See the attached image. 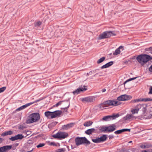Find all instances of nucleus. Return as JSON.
I'll return each instance as SVG.
<instances>
[{
	"label": "nucleus",
	"instance_id": "nucleus-27",
	"mask_svg": "<svg viewBox=\"0 0 152 152\" xmlns=\"http://www.w3.org/2000/svg\"><path fill=\"white\" fill-rule=\"evenodd\" d=\"M16 137L17 140H21L24 137H25L26 136L24 137V136L22 134H18L16 135Z\"/></svg>",
	"mask_w": 152,
	"mask_h": 152
},
{
	"label": "nucleus",
	"instance_id": "nucleus-48",
	"mask_svg": "<svg viewBox=\"0 0 152 152\" xmlns=\"http://www.w3.org/2000/svg\"><path fill=\"white\" fill-rule=\"evenodd\" d=\"M24 128V127L23 126V125H20L18 126V128L19 129H20V130H23Z\"/></svg>",
	"mask_w": 152,
	"mask_h": 152
},
{
	"label": "nucleus",
	"instance_id": "nucleus-13",
	"mask_svg": "<svg viewBox=\"0 0 152 152\" xmlns=\"http://www.w3.org/2000/svg\"><path fill=\"white\" fill-rule=\"evenodd\" d=\"M95 100V97L94 96H88L82 98V101L88 103H91L94 102Z\"/></svg>",
	"mask_w": 152,
	"mask_h": 152
},
{
	"label": "nucleus",
	"instance_id": "nucleus-19",
	"mask_svg": "<svg viewBox=\"0 0 152 152\" xmlns=\"http://www.w3.org/2000/svg\"><path fill=\"white\" fill-rule=\"evenodd\" d=\"M113 64V61H111L110 62H109L104 65L102 66L101 68V69H103L104 68H107L110 67V66H112Z\"/></svg>",
	"mask_w": 152,
	"mask_h": 152
},
{
	"label": "nucleus",
	"instance_id": "nucleus-37",
	"mask_svg": "<svg viewBox=\"0 0 152 152\" xmlns=\"http://www.w3.org/2000/svg\"><path fill=\"white\" fill-rule=\"evenodd\" d=\"M123 132L122 129H121V130H117V131L115 132L114 133L116 134H118L121 133Z\"/></svg>",
	"mask_w": 152,
	"mask_h": 152
},
{
	"label": "nucleus",
	"instance_id": "nucleus-61",
	"mask_svg": "<svg viewBox=\"0 0 152 152\" xmlns=\"http://www.w3.org/2000/svg\"><path fill=\"white\" fill-rule=\"evenodd\" d=\"M28 131H27V132H26V134H27V135H28L29 134H28V133H28Z\"/></svg>",
	"mask_w": 152,
	"mask_h": 152
},
{
	"label": "nucleus",
	"instance_id": "nucleus-28",
	"mask_svg": "<svg viewBox=\"0 0 152 152\" xmlns=\"http://www.w3.org/2000/svg\"><path fill=\"white\" fill-rule=\"evenodd\" d=\"M93 124V122L91 121H86L83 124V125L85 126H91Z\"/></svg>",
	"mask_w": 152,
	"mask_h": 152
},
{
	"label": "nucleus",
	"instance_id": "nucleus-30",
	"mask_svg": "<svg viewBox=\"0 0 152 152\" xmlns=\"http://www.w3.org/2000/svg\"><path fill=\"white\" fill-rule=\"evenodd\" d=\"M105 57H103L101 58L99 60H98L97 61V63L98 64H99L102 62H103L105 59Z\"/></svg>",
	"mask_w": 152,
	"mask_h": 152
},
{
	"label": "nucleus",
	"instance_id": "nucleus-3",
	"mask_svg": "<svg viewBox=\"0 0 152 152\" xmlns=\"http://www.w3.org/2000/svg\"><path fill=\"white\" fill-rule=\"evenodd\" d=\"M121 102L118 101L114 100H107L105 101L103 103L100 105V108H104L106 107H108V105H113L114 106H117L120 105Z\"/></svg>",
	"mask_w": 152,
	"mask_h": 152
},
{
	"label": "nucleus",
	"instance_id": "nucleus-32",
	"mask_svg": "<svg viewBox=\"0 0 152 152\" xmlns=\"http://www.w3.org/2000/svg\"><path fill=\"white\" fill-rule=\"evenodd\" d=\"M26 108V107L24 104L17 108V109H16L15 110L16 111H19L21 110L24 109Z\"/></svg>",
	"mask_w": 152,
	"mask_h": 152
},
{
	"label": "nucleus",
	"instance_id": "nucleus-21",
	"mask_svg": "<svg viewBox=\"0 0 152 152\" xmlns=\"http://www.w3.org/2000/svg\"><path fill=\"white\" fill-rule=\"evenodd\" d=\"M63 102H64L63 103V104L64 106L65 107L64 108H61V109H68L70 105V103L69 101H67L65 102H64L63 101Z\"/></svg>",
	"mask_w": 152,
	"mask_h": 152
},
{
	"label": "nucleus",
	"instance_id": "nucleus-29",
	"mask_svg": "<svg viewBox=\"0 0 152 152\" xmlns=\"http://www.w3.org/2000/svg\"><path fill=\"white\" fill-rule=\"evenodd\" d=\"M58 122L56 121L53 122L48 125V127L50 129L52 127L54 126Z\"/></svg>",
	"mask_w": 152,
	"mask_h": 152
},
{
	"label": "nucleus",
	"instance_id": "nucleus-41",
	"mask_svg": "<svg viewBox=\"0 0 152 152\" xmlns=\"http://www.w3.org/2000/svg\"><path fill=\"white\" fill-rule=\"evenodd\" d=\"M6 87L3 86L1 88H0V93L3 92L6 89Z\"/></svg>",
	"mask_w": 152,
	"mask_h": 152
},
{
	"label": "nucleus",
	"instance_id": "nucleus-44",
	"mask_svg": "<svg viewBox=\"0 0 152 152\" xmlns=\"http://www.w3.org/2000/svg\"><path fill=\"white\" fill-rule=\"evenodd\" d=\"M34 104V102H31L29 103H27L25 104L26 107H27L30 106V105L33 104Z\"/></svg>",
	"mask_w": 152,
	"mask_h": 152
},
{
	"label": "nucleus",
	"instance_id": "nucleus-60",
	"mask_svg": "<svg viewBox=\"0 0 152 152\" xmlns=\"http://www.w3.org/2000/svg\"><path fill=\"white\" fill-rule=\"evenodd\" d=\"M92 72H91V71L90 72H89V75H91V74H92Z\"/></svg>",
	"mask_w": 152,
	"mask_h": 152
},
{
	"label": "nucleus",
	"instance_id": "nucleus-34",
	"mask_svg": "<svg viewBox=\"0 0 152 152\" xmlns=\"http://www.w3.org/2000/svg\"><path fill=\"white\" fill-rule=\"evenodd\" d=\"M92 141L94 143H100L99 137L96 138V139H92Z\"/></svg>",
	"mask_w": 152,
	"mask_h": 152
},
{
	"label": "nucleus",
	"instance_id": "nucleus-42",
	"mask_svg": "<svg viewBox=\"0 0 152 152\" xmlns=\"http://www.w3.org/2000/svg\"><path fill=\"white\" fill-rule=\"evenodd\" d=\"M141 104H138L135 107V109L137 110V111H138L139 109H141Z\"/></svg>",
	"mask_w": 152,
	"mask_h": 152
},
{
	"label": "nucleus",
	"instance_id": "nucleus-53",
	"mask_svg": "<svg viewBox=\"0 0 152 152\" xmlns=\"http://www.w3.org/2000/svg\"><path fill=\"white\" fill-rule=\"evenodd\" d=\"M114 136L113 135H110L109 136V138L110 139H112L114 137Z\"/></svg>",
	"mask_w": 152,
	"mask_h": 152
},
{
	"label": "nucleus",
	"instance_id": "nucleus-36",
	"mask_svg": "<svg viewBox=\"0 0 152 152\" xmlns=\"http://www.w3.org/2000/svg\"><path fill=\"white\" fill-rule=\"evenodd\" d=\"M63 101H60L58 102L57 103H56V104L54 105L53 106V107H57L58 106L60 105L61 104H62V103L63 102Z\"/></svg>",
	"mask_w": 152,
	"mask_h": 152
},
{
	"label": "nucleus",
	"instance_id": "nucleus-24",
	"mask_svg": "<svg viewBox=\"0 0 152 152\" xmlns=\"http://www.w3.org/2000/svg\"><path fill=\"white\" fill-rule=\"evenodd\" d=\"M100 142H104L106 141L107 138V135L104 134L100 137H99Z\"/></svg>",
	"mask_w": 152,
	"mask_h": 152
},
{
	"label": "nucleus",
	"instance_id": "nucleus-16",
	"mask_svg": "<svg viewBox=\"0 0 152 152\" xmlns=\"http://www.w3.org/2000/svg\"><path fill=\"white\" fill-rule=\"evenodd\" d=\"M122 49V50H124V47L123 46H119L118 48L115 50V52L113 53V55H117L119 54L121 52V51L120 50V49Z\"/></svg>",
	"mask_w": 152,
	"mask_h": 152
},
{
	"label": "nucleus",
	"instance_id": "nucleus-22",
	"mask_svg": "<svg viewBox=\"0 0 152 152\" xmlns=\"http://www.w3.org/2000/svg\"><path fill=\"white\" fill-rule=\"evenodd\" d=\"M143 114L144 115L145 118L146 119L151 118L152 116V113L151 112H146L145 113Z\"/></svg>",
	"mask_w": 152,
	"mask_h": 152
},
{
	"label": "nucleus",
	"instance_id": "nucleus-49",
	"mask_svg": "<svg viewBox=\"0 0 152 152\" xmlns=\"http://www.w3.org/2000/svg\"><path fill=\"white\" fill-rule=\"evenodd\" d=\"M149 94H152V87H151L150 89V91L148 92Z\"/></svg>",
	"mask_w": 152,
	"mask_h": 152
},
{
	"label": "nucleus",
	"instance_id": "nucleus-46",
	"mask_svg": "<svg viewBox=\"0 0 152 152\" xmlns=\"http://www.w3.org/2000/svg\"><path fill=\"white\" fill-rule=\"evenodd\" d=\"M145 50L146 51H151L152 52H151V53L152 54V46L150 47L149 48H146L145 49Z\"/></svg>",
	"mask_w": 152,
	"mask_h": 152
},
{
	"label": "nucleus",
	"instance_id": "nucleus-20",
	"mask_svg": "<svg viewBox=\"0 0 152 152\" xmlns=\"http://www.w3.org/2000/svg\"><path fill=\"white\" fill-rule=\"evenodd\" d=\"M13 134V132L12 130H9L7 131H5L2 133L1 134V136L4 137L8 135H11Z\"/></svg>",
	"mask_w": 152,
	"mask_h": 152
},
{
	"label": "nucleus",
	"instance_id": "nucleus-40",
	"mask_svg": "<svg viewBox=\"0 0 152 152\" xmlns=\"http://www.w3.org/2000/svg\"><path fill=\"white\" fill-rule=\"evenodd\" d=\"M45 145L44 143H40L37 146V148H39L42 147Z\"/></svg>",
	"mask_w": 152,
	"mask_h": 152
},
{
	"label": "nucleus",
	"instance_id": "nucleus-17",
	"mask_svg": "<svg viewBox=\"0 0 152 152\" xmlns=\"http://www.w3.org/2000/svg\"><path fill=\"white\" fill-rule=\"evenodd\" d=\"M74 124L73 123H70L64 125L62 126V129L64 130H67L68 129L72 127Z\"/></svg>",
	"mask_w": 152,
	"mask_h": 152
},
{
	"label": "nucleus",
	"instance_id": "nucleus-58",
	"mask_svg": "<svg viewBox=\"0 0 152 152\" xmlns=\"http://www.w3.org/2000/svg\"><path fill=\"white\" fill-rule=\"evenodd\" d=\"M106 91V89H103L102 90V92H105Z\"/></svg>",
	"mask_w": 152,
	"mask_h": 152
},
{
	"label": "nucleus",
	"instance_id": "nucleus-43",
	"mask_svg": "<svg viewBox=\"0 0 152 152\" xmlns=\"http://www.w3.org/2000/svg\"><path fill=\"white\" fill-rule=\"evenodd\" d=\"M45 98H41L39 99H38L37 100H35V101H34V102H34V103H36L37 102H39L40 101H41V100H42V99H44Z\"/></svg>",
	"mask_w": 152,
	"mask_h": 152
},
{
	"label": "nucleus",
	"instance_id": "nucleus-26",
	"mask_svg": "<svg viewBox=\"0 0 152 152\" xmlns=\"http://www.w3.org/2000/svg\"><path fill=\"white\" fill-rule=\"evenodd\" d=\"M34 26L36 28H38L40 27L42 24V22L40 21H35L34 23Z\"/></svg>",
	"mask_w": 152,
	"mask_h": 152
},
{
	"label": "nucleus",
	"instance_id": "nucleus-15",
	"mask_svg": "<svg viewBox=\"0 0 152 152\" xmlns=\"http://www.w3.org/2000/svg\"><path fill=\"white\" fill-rule=\"evenodd\" d=\"M107 129V132H110L114 131L116 129V126L113 124L112 125H110L108 126H106Z\"/></svg>",
	"mask_w": 152,
	"mask_h": 152
},
{
	"label": "nucleus",
	"instance_id": "nucleus-6",
	"mask_svg": "<svg viewBox=\"0 0 152 152\" xmlns=\"http://www.w3.org/2000/svg\"><path fill=\"white\" fill-rule=\"evenodd\" d=\"M62 113V112L61 110H56L53 112L48 111V117L50 116L51 118L59 117Z\"/></svg>",
	"mask_w": 152,
	"mask_h": 152
},
{
	"label": "nucleus",
	"instance_id": "nucleus-12",
	"mask_svg": "<svg viewBox=\"0 0 152 152\" xmlns=\"http://www.w3.org/2000/svg\"><path fill=\"white\" fill-rule=\"evenodd\" d=\"M150 101H152V99L149 98H140L137 99H135L132 100L131 101V103H135L137 102H146Z\"/></svg>",
	"mask_w": 152,
	"mask_h": 152
},
{
	"label": "nucleus",
	"instance_id": "nucleus-33",
	"mask_svg": "<svg viewBox=\"0 0 152 152\" xmlns=\"http://www.w3.org/2000/svg\"><path fill=\"white\" fill-rule=\"evenodd\" d=\"M138 77H133V78H129V79H128V80H126V81L124 83V84H126L127 82H129V81H131V80H134L135 79H136V78H137Z\"/></svg>",
	"mask_w": 152,
	"mask_h": 152
},
{
	"label": "nucleus",
	"instance_id": "nucleus-9",
	"mask_svg": "<svg viewBox=\"0 0 152 152\" xmlns=\"http://www.w3.org/2000/svg\"><path fill=\"white\" fill-rule=\"evenodd\" d=\"M132 98V96H131L124 94L118 97L117 100L119 101L128 100Z\"/></svg>",
	"mask_w": 152,
	"mask_h": 152
},
{
	"label": "nucleus",
	"instance_id": "nucleus-62",
	"mask_svg": "<svg viewBox=\"0 0 152 152\" xmlns=\"http://www.w3.org/2000/svg\"><path fill=\"white\" fill-rule=\"evenodd\" d=\"M67 109H66V110L65 111V112H67Z\"/></svg>",
	"mask_w": 152,
	"mask_h": 152
},
{
	"label": "nucleus",
	"instance_id": "nucleus-14",
	"mask_svg": "<svg viewBox=\"0 0 152 152\" xmlns=\"http://www.w3.org/2000/svg\"><path fill=\"white\" fill-rule=\"evenodd\" d=\"M134 118V116L132 114H127L125 116L123 117V119L124 121H131Z\"/></svg>",
	"mask_w": 152,
	"mask_h": 152
},
{
	"label": "nucleus",
	"instance_id": "nucleus-57",
	"mask_svg": "<svg viewBox=\"0 0 152 152\" xmlns=\"http://www.w3.org/2000/svg\"><path fill=\"white\" fill-rule=\"evenodd\" d=\"M19 145V143H15L14 145L15 146V147H17Z\"/></svg>",
	"mask_w": 152,
	"mask_h": 152
},
{
	"label": "nucleus",
	"instance_id": "nucleus-10",
	"mask_svg": "<svg viewBox=\"0 0 152 152\" xmlns=\"http://www.w3.org/2000/svg\"><path fill=\"white\" fill-rule=\"evenodd\" d=\"M87 89V86H83V87L82 86L80 88L77 89L76 90L74 91L72 93L74 95H77L80 93L81 92H83L86 90Z\"/></svg>",
	"mask_w": 152,
	"mask_h": 152
},
{
	"label": "nucleus",
	"instance_id": "nucleus-63",
	"mask_svg": "<svg viewBox=\"0 0 152 152\" xmlns=\"http://www.w3.org/2000/svg\"><path fill=\"white\" fill-rule=\"evenodd\" d=\"M132 142V141H129V143H131Z\"/></svg>",
	"mask_w": 152,
	"mask_h": 152
},
{
	"label": "nucleus",
	"instance_id": "nucleus-1",
	"mask_svg": "<svg viewBox=\"0 0 152 152\" xmlns=\"http://www.w3.org/2000/svg\"><path fill=\"white\" fill-rule=\"evenodd\" d=\"M40 118L39 114L38 113H34L30 114L26 120V123L27 124L32 123L37 121Z\"/></svg>",
	"mask_w": 152,
	"mask_h": 152
},
{
	"label": "nucleus",
	"instance_id": "nucleus-4",
	"mask_svg": "<svg viewBox=\"0 0 152 152\" xmlns=\"http://www.w3.org/2000/svg\"><path fill=\"white\" fill-rule=\"evenodd\" d=\"M116 35V34L113 31H105L99 35L98 39L100 40L104 39L109 38L112 36H115Z\"/></svg>",
	"mask_w": 152,
	"mask_h": 152
},
{
	"label": "nucleus",
	"instance_id": "nucleus-55",
	"mask_svg": "<svg viewBox=\"0 0 152 152\" xmlns=\"http://www.w3.org/2000/svg\"><path fill=\"white\" fill-rule=\"evenodd\" d=\"M45 115L47 118H48V111H46L45 113Z\"/></svg>",
	"mask_w": 152,
	"mask_h": 152
},
{
	"label": "nucleus",
	"instance_id": "nucleus-38",
	"mask_svg": "<svg viewBox=\"0 0 152 152\" xmlns=\"http://www.w3.org/2000/svg\"><path fill=\"white\" fill-rule=\"evenodd\" d=\"M9 139L10 140L12 141L16 140V135L14 136H12Z\"/></svg>",
	"mask_w": 152,
	"mask_h": 152
},
{
	"label": "nucleus",
	"instance_id": "nucleus-52",
	"mask_svg": "<svg viewBox=\"0 0 152 152\" xmlns=\"http://www.w3.org/2000/svg\"><path fill=\"white\" fill-rule=\"evenodd\" d=\"M28 144H32L33 143V141L31 140H29L28 141Z\"/></svg>",
	"mask_w": 152,
	"mask_h": 152
},
{
	"label": "nucleus",
	"instance_id": "nucleus-56",
	"mask_svg": "<svg viewBox=\"0 0 152 152\" xmlns=\"http://www.w3.org/2000/svg\"><path fill=\"white\" fill-rule=\"evenodd\" d=\"M141 147L142 148H147L146 146H145V145H144V146H142Z\"/></svg>",
	"mask_w": 152,
	"mask_h": 152
},
{
	"label": "nucleus",
	"instance_id": "nucleus-47",
	"mask_svg": "<svg viewBox=\"0 0 152 152\" xmlns=\"http://www.w3.org/2000/svg\"><path fill=\"white\" fill-rule=\"evenodd\" d=\"M123 132H124L126 131H128L130 132V131L131 129H122Z\"/></svg>",
	"mask_w": 152,
	"mask_h": 152
},
{
	"label": "nucleus",
	"instance_id": "nucleus-45",
	"mask_svg": "<svg viewBox=\"0 0 152 152\" xmlns=\"http://www.w3.org/2000/svg\"><path fill=\"white\" fill-rule=\"evenodd\" d=\"M50 145H53L54 146H57V145L54 142H51L48 144Z\"/></svg>",
	"mask_w": 152,
	"mask_h": 152
},
{
	"label": "nucleus",
	"instance_id": "nucleus-8",
	"mask_svg": "<svg viewBox=\"0 0 152 152\" xmlns=\"http://www.w3.org/2000/svg\"><path fill=\"white\" fill-rule=\"evenodd\" d=\"M119 116L118 114L116 115L113 114L112 115H107L104 117L102 118V120L105 121H109L111 120L115 119Z\"/></svg>",
	"mask_w": 152,
	"mask_h": 152
},
{
	"label": "nucleus",
	"instance_id": "nucleus-35",
	"mask_svg": "<svg viewBox=\"0 0 152 152\" xmlns=\"http://www.w3.org/2000/svg\"><path fill=\"white\" fill-rule=\"evenodd\" d=\"M66 150L65 148H62L57 149L56 152H64Z\"/></svg>",
	"mask_w": 152,
	"mask_h": 152
},
{
	"label": "nucleus",
	"instance_id": "nucleus-11",
	"mask_svg": "<svg viewBox=\"0 0 152 152\" xmlns=\"http://www.w3.org/2000/svg\"><path fill=\"white\" fill-rule=\"evenodd\" d=\"M12 148V146L10 145H5L0 147V152H8Z\"/></svg>",
	"mask_w": 152,
	"mask_h": 152
},
{
	"label": "nucleus",
	"instance_id": "nucleus-59",
	"mask_svg": "<svg viewBox=\"0 0 152 152\" xmlns=\"http://www.w3.org/2000/svg\"><path fill=\"white\" fill-rule=\"evenodd\" d=\"M33 148L31 150V151H27V152H31L32 151H33Z\"/></svg>",
	"mask_w": 152,
	"mask_h": 152
},
{
	"label": "nucleus",
	"instance_id": "nucleus-51",
	"mask_svg": "<svg viewBox=\"0 0 152 152\" xmlns=\"http://www.w3.org/2000/svg\"><path fill=\"white\" fill-rule=\"evenodd\" d=\"M4 140V139L0 137V144L2 143Z\"/></svg>",
	"mask_w": 152,
	"mask_h": 152
},
{
	"label": "nucleus",
	"instance_id": "nucleus-18",
	"mask_svg": "<svg viewBox=\"0 0 152 152\" xmlns=\"http://www.w3.org/2000/svg\"><path fill=\"white\" fill-rule=\"evenodd\" d=\"M64 32L62 31V30L58 29L56 30L55 32V34L57 37H61L64 34Z\"/></svg>",
	"mask_w": 152,
	"mask_h": 152
},
{
	"label": "nucleus",
	"instance_id": "nucleus-23",
	"mask_svg": "<svg viewBox=\"0 0 152 152\" xmlns=\"http://www.w3.org/2000/svg\"><path fill=\"white\" fill-rule=\"evenodd\" d=\"M147 105L145 104H142L141 105V108L143 112V114H145L146 112L147 107Z\"/></svg>",
	"mask_w": 152,
	"mask_h": 152
},
{
	"label": "nucleus",
	"instance_id": "nucleus-5",
	"mask_svg": "<svg viewBox=\"0 0 152 152\" xmlns=\"http://www.w3.org/2000/svg\"><path fill=\"white\" fill-rule=\"evenodd\" d=\"M75 141L77 146L84 144L86 145H89L90 144V142L85 137H76L75 139Z\"/></svg>",
	"mask_w": 152,
	"mask_h": 152
},
{
	"label": "nucleus",
	"instance_id": "nucleus-54",
	"mask_svg": "<svg viewBox=\"0 0 152 152\" xmlns=\"http://www.w3.org/2000/svg\"><path fill=\"white\" fill-rule=\"evenodd\" d=\"M142 152H151L149 150H144Z\"/></svg>",
	"mask_w": 152,
	"mask_h": 152
},
{
	"label": "nucleus",
	"instance_id": "nucleus-64",
	"mask_svg": "<svg viewBox=\"0 0 152 152\" xmlns=\"http://www.w3.org/2000/svg\"><path fill=\"white\" fill-rule=\"evenodd\" d=\"M87 75H89V73H87Z\"/></svg>",
	"mask_w": 152,
	"mask_h": 152
},
{
	"label": "nucleus",
	"instance_id": "nucleus-50",
	"mask_svg": "<svg viewBox=\"0 0 152 152\" xmlns=\"http://www.w3.org/2000/svg\"><path fill=\"white\" fill-rule=\"evenodd\" d=\"M149 71L152 73V65L149 68Z\"/></svg>",
	"mask_w": 152,
	"mask_h": 152
},
{
	"label": "nucleus",
	"instance_id": "nucleus-31",
	"mask_svg": "<svg viewBox=\"0 0 152 152\" xmlns=\"http://www.w3.org/2000/svg\"><path fill=\"white\" fill-rule=\"evenodd\" d=\"M107 128L106 126L104 127H101L99 129V130L101 132H107Z\"/></svg>",
	"mask_w": 152,
	"mask_h": 152
},
{
	"label": "nucleus",
	"instance_id": "nucleus-39",
	"mask_svg": "<svg viewBox=\"0 0 152 152\" xmlns=\"http://www.w3.org/2000/svg\"><path fill=\"white\" fill-rule=\"evenodd\" d=\"M131 112L132 114H134L135 113H138V111H137V110L135 108L131 110Z\"/></svg>",
	"mask_w": 152,
	"mask_h": 152
},
{
	"label": "nucleus",
	"instance_id": "nucleus-2",
	"mask_svg": "<svg viewBox=\"0 0 152 152\" xmlns=\"http://www.w3.org/2000/svg\"><path fill=\"white\" fill-rule=\"evenodd\" d=\"M138 61L142 65L147 63L150 60L152 59V58L147 54H141L138 56L136 58Z\"/></svg>",
	"mask_w": 152,
	"mask_h": 152
},
{
	"label": "nucleus",
	"instance_id": "nucleus-25",
	"mask_svg": "<svg viewBox=\"0 0 152 152\" xmlns=\"http://www.w3.org/2000/svg\"><path fill=\"white\" fill-rule=\"evenodd\" d=\"M95 130L94 128L89 129L85 132V133L88 135H90L94 132Z\"/></svg>",
	"mask_w": 152,
	"mask_h": 152
},
{
	"label": "nucleus",
	"instance_id": "nucleus-7",
	"mask_svg": "<svg viewBox=\"0 0 152 152\" xmlns=\"http://www.w3.org/2000/svg\"><path fill=\"white\" fill-rule=\"evenodd\" d=\"M67 133L65 132H59L57 133L56 134L52 135V137L56 139H64L68 136Z\"/></svg>",
	"mask_w": 152,
	"mask_h": 152
}]
</instances>
